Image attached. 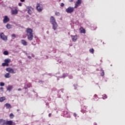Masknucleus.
Here are the masks:
<instances>
[{
	"label": "nucleus",
	"mask_w": 125,
	"mask_h": 125,
	"mask_svg": "<svg viewBox=\"0 0 125 125\" xmlns=\"http://www.w3.org/2000/svg\"><path fill=\"white\" fill-rule=\"evenodd\" d=\"M6 28L7 29H11L12 28V25L8 23L6 25Z\"/></svg>",
	"instance_id": "6ab92c4d"
},
{
	"label": "nucleus",
	"mask_w": 125,
	"mask_h": 125,
	"mask_svg": "<svg viewBox=\"0 0 125 125\" xmlns=\"http://www.w3.org/2000/svg\"><path fill=\"white\" fill-rule=\"evenodd\" d=\"M21 43H22L23 45H24V46H26V45H27L28 44V43L27 42L24 40H21Z\"/></svg>",
	"instance_id": "f3484780"
},
{
	"label": "nucleus",
	"mask_w": 125,
	"mask_h": 125,
	"mask_svg": "<svg viewBox=\"0 0 125 125\" xmlns=\"http://www.w3.org/2000/svg\"><path fill=\"white\" fill-rule=\"evenodd\" d=\"M4 78L6 79H9V78H11V75H10V73H7L4 75Z\"/></svg>",
	"instance_id": "dca6fc26"
},
{
	"label": "nucleus",
	"mask_w": 125,
	"mask_h": 125,
	"mask_svg": "<svg viewBox=\"0 0 125 125\" xmlns=\"http://www.w3.org/2000/svg\"><path fill=\"white\" fill-rule=\"evenodd\" d=\"M60 90L62 92H63V91H64V89H62Z\"/></svg>",
	"instance_id": "c03bdc74"
},
{
	"label": "nucleus",
	"mask_w": 125,
	"mask_h": 125,
	"mask_svg": "<svg viewBox=\"0 0 125 125\" xmlns=\"http://www.w3.org/2000/svg\"><path fill=\"white\" fill-rule=\"evenodd\" d=\"M11 61V60L10 59H5L4 60V62L8 65H9L8 64V63H10V62Z\"/></svg>",
	"instance_id": "a211bd4d"
},
{
	"label": "nucleus",
	"mask_w": 125,
	"mask_h": 125,
	"mask_svg": "<svg viewBox=\"0 0 125 125\" xmlns=\"http://www.w3.org/2000/svg\"><path fill=\"white\" fill-rule=\"evenodd\" d=\"M89 51L92 54H93V53H94V49H90Z\"/></svg>",
	"instance_id": "cd10ccee"
},
{
	"label": "nucleus",
	"mask_w": 125,
	"mask_h": 125,
	"mask_svg": "<svg viewBox=\"0 0 125 125\" xmlns=\"http://www.w3.org/2000/svg\"><path fill=\"white\" fill-rule=\"evenodd\" d=\"M70 2H73L74 1V0H69Z\"/></svg>",
	"instance_id": "49530a36"
},
{
	"label": "nucleus",
	"mask_w": 125,
	"mask_h": 125,
	"mask_svg": "<svg viewBox=\"0 0 125 125\" xmlns=\"http://www.w3.org/2000/svg\"><path fill=\"white\" fill-rule=\"evenodd\" d=\"M66 77H68V74H63L62 76L60 77L61 79H64Z\"/></svg>",
	"instance_id": "aec40b11"
},
{
	"label": "nucleus",
	"mask_w": 125,
	"mask_h": 125,
	"mask_svg": "<svg viewBox=\"0 0 125 125\" xmlns=\"http://www.w3.org/2000/svg\"><path fill=\"white\" fill-rule=\"evenodd\" d=\"M107 98V95L105 94H104L103 95V99H106Z\"/></svg>",
	"instance_id": "c756f323"
},
{
	"label": "nucleus",
	"mask_w": 125,
	"mask_h": 125,
	"mask_svg": "<svg viewBox=\"0 0 125 125\" xmlns=\"http://www.w3.org/2000/svg\"><path fill=\"white\" fill-rule=\"evenodd\" d=\"M94 97H95V98H96V97H97V95H95Z\"/></svg>",
	"instance_id": "de8ad7c7"
},
{
	"label": "nucleus",
	"mask_w": 125,
	"mask_h": 125,
	"mask_svg": "<svg viewBox=\"0 0 125 125\" xmlns=\"http://www.w3.org/2000/svg\"><path fill=\"white\" fill-rule=\"evenodd\" d=\"M82 3V0H78L75 5L74 8H77L78 6H79V5L81 4Z\"/></svg>",
	"instance_id": "9b49d317"
},
{
	"label": "nucleus",
	"mask_w": 125,
	"mask_h": 125,
	"mask_svg": "<svg viewBox=\"0 0 125 125\" xmlns=\"http://www.w3.org/2000/svg\"><path fill=\"white\" fill-rule=\"evenodd\" d=\"M47 58V56H46Z\"/></svg>",
	"instance_id": "052dcab7"
},
{
	"label": "nucleus",
	"mask_w": 125,
	"mask_h": 125,
	"mask_svg": "<svg viewBox=\"0 0 125 125\" xmlns=\"http://www.w3.org/2000/svg\"><path fill=\"white\" fill-rule=\"evenodd\" d=\"M12 89V86L11 85L8 86V87L7 88V90H8V91H10Z\"/></svg>",
	"instance_id": "5701e85b"
},
{
	"label": "nucleus",
	"mask_w": 125,
	"mask_h": 125,
	"mask_svg": "<svg viewBox=\"0 0 125 125\" xmlns=\"http://www.w3.org/2000/svg\"><path fill=\"white\" fill-rule=\"evenodd\" d=\"M26 11L27 12L28 14L32 15V14H33V12L34 11V8L31 6H26Z\"/></svg>",
	"instance_id": "20e7f679"
},
{
	"label": "nucleus",
	"mask_w": 125,
	"mask_h": 125,
	"mask_svg": "<svg viewBox=\"0 0 125 125\" xmlns=\"http://www.w3.org/2000/svg\"><path fill=\"white\" fill-rule=\"evenodd\" d=\"M3 54H4V55H8V51H4Z\"/></svg>",
	"instance_id": "a878e982"
},
{
	"label": "nucleus",
	"mask_w": 125,
	"mask_h": 125,
	"mask_svg": "<svg viewBox=\"0 0 125 125\" xmlns=\"http://www.w3.org/2000/svg\"><path fill=\"white\" fill-rule=\"evenodd\" d=\"M83 110L85 111H86V110H85V109H83Z\"/></svg>",
	"instance_id": "4d7b16f0"
},
{
	"label": "nucleus",
	"mask_w": 125,
	"mask_h": 125,
	"mask_svg": "<svg viewBox=\"0 0 125 125\" xmlns=\"http://www.w3.org/2000/svg\"><path fill=\"white\" fill-rule=\"evenodd\" d=\"M47 33L48 34V31L47 32Z\"/></svg>",
	"instance_id": "13d9d810"
},
{
	"label": "nucleus",
	"mask_w": 125,
	"mask_h": 125,
	"mask_svg": "<svg viewBox=\"0 0 125 125\" xmlns=\"http://www.w3.org/2000/svg\"><path fill=\"white\" fill-rule=\"evenodd\" d=\"M18 91H21V90H22V89H21V88H19V89H18Z\"/></svg>",
	"instance_id": "79ce46f5"
},
{
	"label": "nucleus",
	"mask_w": 125,
	"mask_h": 125,
	"mask_svg": "<svg viewBox=\"0 0 125 125\" xmlns=\"http://www.w3.org/2000/svg\"><path fill=\"white\" fill-rule=\"evenodd\" d=\"M71 38L73 42H77V40H78V36L77 35H71Z\"/></svg>",
	"instance_id": "f8f14e48"
},
{
	"label": "nucleus",
	"mask_w": 125,
	"mask_h": 125,
	"mask_svg": "<svg viewBox=\"0 0 125 125\" xmlns=\"http://www.w3.org/2000/svg\"><path fill=\"white\" fill-rule=\"evenodd\" d=\"M11 37H12V38H16V35L15 34H12V35H11Z\"/></svg>",
	"instance_id": "72a5a7b5"
},
{
	"label": "nucleus",
	"mask_w": 125,
	"mask_h": 125,
	"mask_svg": "<svg viewBox=\"0 0 125 125\" xmlns=\"http://www.w3.org/2000/svg\"><path fill=\"white\" fill-rule=\"evenodd\" d=\"M32 44H33V45H36V44H34L33 42H32Z\"/></svg>",
	"instance_id": "3c124183"
},
{
	"label": "nucleus",
	"mask_w": 125,
	"mask_h": 125,
	"mask_svg": "<svg viewBox=\"0 0 125 125\" xmlns=\"http://www.w3.org/2000/svg\"><path fill=\"white\" fill-rule=\"evenodd\" d=\"M40 83H43V81H39Z\"/></svg>",
	"instance_id": "a19ab883"
},
{
	"label": "nucleus",
	"mask_w": 125,
	"mask_h": 125,
	"mask_svg": "<svg viewBox=\"0 0 125 125\" xmlns=\"http://www.w3.org/2000/svg\"><path fill=\"white\" fill-rule=\"evenodd\" d=\"M20 1H21V2H24V1H25V0H20Z\"/></svg>",
	"instance_id": "37998d69"
},
{
	"label": "nucleus",
	"mask_w": 125,
	"mask_h": 125,
	"mask_svg": "<svg viewBox=\"0 0 125 125\" xmlns=\"http://www.w3.org/2000/svg\"><path fill=\"white\" fill-rule=\"evenodd\" d=\"M63 115L66 118H70V115H69V113L66 110L63 112Z\"/></svg>",
	"instance_id": "2eb2a0df"
},
{
	"label": "nucleus",
	"mask_w": 125,
	"mask_h": 125,
	"mask_svg": "<svg viewBox=\"0 0 125 125\" xmlns=\"http://www.w3.org/2000/svg\"><path fill=\"white\" fill-rule=\"evenodd\" d=\"M58 62H59V63H61V60H59V61H58Z\"/></svg>",
	"instance_id": "09e8293b"
},
{
	"label": "nucleus",
	"mask_w": 125,
	"mask_h": 125,
	"mask_svg": "<svg viewBox=\"0 0 125 125\" xmlns=\"http://www.w3.org/2000/svg\"><path fill=\"white\" fill-rule=\"evenodd\" d=\"M4 106L6 107V109H10L12 107L11 106V105L10 104L6 103L4 104Z\"/></svg>",
	"instance_id": "ddd939ff"
},
{
	"label": "nucleus",
	"mask_w": 125,
	"mask_h": 125,
	"mask_svg": "<svg viewBox=\"0 0 125 125\" xmlns=\"http://www.w3.org/2000/svg\"><path fill=\"white\" fill-rule=\"evenodd\" d=\"M46 105H48V104H46Z\"/></svg>",
	"instance_id": "6e6d98bb"
},
{
	"label": "nucleus",
	"mask_w": 125,
	"mask_h": 125,
	"mask_svg": "<svg viewBox=\"0 0 125 125\" xmlns=\"http://www.w3.org/2000/svg\"><path fill=\"white\" fill-rule=\"evenodd\" d=\"M19 6H22V3H19Z\"/></svg>",
	"instance_id": "4c0bfd02"
},
{
	"label": "nucleus",
	"mask_w": 125,
	"mask_h": 125,
	"mask_svg": "<svg viewBox=\"0 0 125 125\" xmlns=\"http://www.w3.org/2000/svg\"><path fill=\"white\" fill-rule=\"evenodd\" d=\"M2 66H3V67H4V66H6L7 67H8V65L5 62L3 63L2 64Z\"/></svg>",
	"instance_id": "2f4dec72"
},
{
	"label": "nucleus",
	"mask_w": 125,
	"mask_h": 125,
	"mask_svg": "<svg viewBox=\"0 0 125 125\" xmlns=\"http://www.w3.org/2000/svg\"><path fill=\"white\" fill-rule=\"evenodd\" d=\"M73 116L77 119V118H79V116H78V114H77L76 113H73Z\"/></svg>",
	"instance_id": "bb28decb"
},
{
	"label": "nucleus",
	"mask_w": 125,
	"mask_h": 125,
	"mask_svg": "<svg viewBox=\"0 0 125 125\" xmlns=\"http://www.w3.org/2000/svg\"><path fill=\"white\" fill-rule=\"evenodd\" d=\"M32 57H35V56H34V55H32Z\"/></svg>",
	"instance_id": "5fc2aeb1"
},
{
	"label": "nucleus",
	"mask_w": 125,
	"mask_h": 125,
	"mask_svg": "<svg viewBox=\"0 0 125 125\" xmlns=\"http://www.w3.org/2000/svg\"><path fill=\"white\" fill-rule=\"evenodd\" d=\"M64 5H65V4L63 3H62L61 4V6H62V7H63V6H64Z\"/></svg>",
	"instance_id": "f704fd0d"
},
{
	"label": "nucleus",
	"mask_w": 125,
	"mask_h": 125,
	"mask_svg": "<svg viewBox=\"0 0 125 125\" xmlns=\"http://www.w3.org/2000/svg\"><path fill=\"white\" fill-rule=\"evenodd\" d=\"M59 98H60L61 97L60 96V97H58Z\"/></svg>",
	"instance_id": "bf43d9fd"
},
{
	"label": "nucleus",
	"mask_w": 125,
	"mask_h": 125,
	"mask_svg": "<svg viewBox=\"0 0 125 125\" xmlns=\"http://www.w3.org/2000/svg\"><path fill=\"white\" fill-rule=\"evenodd\" d=\"M5 98L4 97H2L0 98V102H3L5 100Z\"/></svg>",
	"instance_id": "b1692460"
},
{
	"label": "nucleus",
	"mask_w": 125,
	"mask_h": 125,
	"mask_svg": "<svg viewBox=\"0 0 125 125\" xmlns=\"http://www.w3.org/2000/svg\"><path fill=\"white\" fill-rule=\"evenodd\" d=\"M6 71L7 72H8V73H9V74H15V73H16V72H15V71H14V70H13V69H12V68H10V67L6 68Z\"/></svg>",
	"instance_id": "6e6552de"
},
{
	"label": "nucleus",
	"mask_w": 125,
	"mask_h": 125,
	"mask_svg": "<svg viewBox=\"0 0 125 125\" xmlns=\"http://www.w3.org/2000/svg\"><path fill=\"white\" fill-rule=\"evenodd\" d=\"M11 14H12V15H16L17 14H18V10H17V8H11Z\"/></svg>",
	"instance_id": "0eeeda50"
},
{
	"label": "nucleus",
	"mask_w": 125,
	"mask_h": 125,
	"mask_svg": "<svg viewBox=\"0 0 125 125\" xmlns=\"http://www.w3.org/2000/svg\"><path fill=\"white\" fill-rule=\"evenodd\" d=\"M84 109H85V108H86V107L85 106H84Z\"/></svg>",
	"instance_id": "864d4df0"
},
{
	"label": "nucleus",
	"mask_w": 125,
	"mask_h": 125,
	"mask_svg": "<svg viewBox=\"0 0 125 125\" xmlns=\"http://www.w3.org/2000/svg\"><path fill=\"white\" fill-rule=\"evenodd\" d=\"M0 38H1L4 42L7 41V36L4 35V33L1 32L0 33Z\"/></svg>",
	"instance_id": "423d86ee"
},
{
	"label": "nucleus",
	"mask_w": 125,
	"mask_h": 125,
	"mask_svg": "<svg viewBox=\"0 0 125 125\" xmlns=\"http://www.w3.org/2000/svg\"><path fill=\"white\" fill-rule=\"evenodd\" d=\"M3 23H6L8 22H9V18H8V17L7 16H5L4 17H3Z\"/></svg>",
	"instance_id": "1a4fd4ad"
},
{
	"label": "nucleus",
	"mask_w": 125,
	"mask_h": 125,
	"mask_svg": "<svg viewBox=\"0 0 125 125\" xmlns=\"http://www.w3.org/2000/svg\"><path fill=\"white\" fill-rule=\"evenodd\" d=\"M74 10H75V7L69 6L65 9V12L67 13L71 14L74 12Z\"/></svg>",
	"instance_id": "39448f33"
},
{
	"label": "nucleus",
	"mask_w": 125,
	"mask_h": 125,
	"mask_svg": "<svg viewBox=\"0 0 125 125\" xmlns=\"http://www.w3.org/2000/svg\"><path fill=\"white\" fill-rule=\"evenodd\" d=\"M80 32L81 34H84L85 33V30L83 28H80Z\"/></svg>",
	"instance_id": "412c9836"
},
{
	"label": "nucleus",
	"mask_w": 125,
	"mask_h": 125,
	"mask_svg": "<svg viewBox=\"0 0 125 125\" xmlns=\"http://www.w3.org/2000/svg\"><path fill=\"white\" fill-rule=\"evenodd\" d=\"M31 86V83L27 84L26 85H25L24 88L25 89H27L28 88V87H30Z\"/></svg>",
	"instance_id": "4be33fe9"
},
{
	"label": "nucleus",
	"mask_w": 125,
	"mask_h": 125,
	"mask_svg": "<svg viewBox=\"0 0 125 125\" xmlns=\"http://www.w3.org/2000/svg\"><path fill=\"white\" fill-rule=\"evenodd\" d=\"M26 36H27V39L28 41H33L34 39V35L33 34V29L28 28L26 29Z\"/></svg>",
	"instance_id": "f03ea898"
},
{
	"label": "nucleus",
	"mask_w": 125,
	"mask_h": 125,
	"mask_svg": "<svg viewBox=\"0 0 125 125\" xmlns=\"http://www.w3.org/2000/svg\"><path fill=\"white\" fill-rule=\"evenodd\" d=\"M94 125H97V124H96V123H94Z\"/></svg>",
	"instance_id": "603ef678"
},
{
	"label": "nucleus",
	"mask_w": 125,
	"mask_h": 125,
	"mask_svg": "<svg viewBox=\"0 0 125 125\" xmlns=\"http://www.w3.org/2000/svg\"><path fill=\"white\" fill-rule=\"evenodd\" d=\"M16 124L13 122L12 120L6 121V125H16Z\"/></svg>",
	"instance_id": "9d476101"
},
{
	"label": "nucleus",
	"mask_w": 125,
	"mask_h": 125,
	"mask_svg": "<svg viewBox=\"0 0 125 125\" xmlns=\"http://www.w3.org/2000/svg\"><path fill=\"white\" fill-rule=\"evenodd\" d=\"M48 75L49 76H52V74H51V73H49V74H48Z\"/></svg>",
	"instance_id": "8fccbe9b"
},
{
	"label": "nucleus",
	"mask_w": 125,
	"mask_h": 125,
	"mask_svg": "<svg viewBox=\"0 0 125 125\" xmlns=\"http://www.w3.org/2000/svg\"><path fill=\"white\" fill-rule=\"evenodd\" d=\"M28 58H29V59H32V57L28 56Z\"/></svg>",
	"instance_id": "ea45409f"
},
{
	"label": "nucleus",
	"mask_w": 125,
	"mask_h": 125,
	"mask_svg": "<svg viewBox=\"0 0 125 125\" xmlns=\"http://www.w3.org/2000/svg\"><path fill=\"white\" fill-rule=\"evenodd\" d=\"M55 15H56L57 16H59L60 15V13H59V12H56Z\"/></svg>",
	"instance_id": "7c9ffc66"
},
{
	"label": "nucleus",
	"mask_w": 125,
	"mask_h": 125,
	"mask_svg": "<svg viewBox=\"0 0 125 125\" xmlns=\"http://www.w3.org/2000/svg\"><path fill=\"white\" fill-rule=\"evenodd\" d=\"M73 86H74V89H77V86H78L77 84H74L73 85Z\"/></svg>",
	"instance_id": "473e14b6"
},
{
	"label": "nucleus",
	"mask_w": 125,
	"mask_h": 125,
	"mask_svg": "<svg viewBox=\"0 0 125 125\" xmlns=\"http://www.w3.org/2000/svg\"><path fill=\"white\" fill-rule=\"evenodd\" d=\"M50 22L52 25V29H53L54 31H56L57 28H58V24H57V22H56L55 18L53 16H51L50 18Z\"/></svg>",
	"instance_id": "f257e3e1"
},
{
	"label": "nucleus",
	"mask_w": 125,
	"mask_h": 125,
	"mask_svg": "<svg viewBox=\"0 0 125 125\" xmlns=\"http://www.w3.org/2000/svg\"><path fill=\"white\" fill-rule=\"evenodd\" d=\"M101 76H102V77H103V76H104V71H103V72L101 73Z\"/></svg>",
	"instance_id": "c9c22d12"
},
{
	"label": "nucleus",
	"mask_w": 125,
	"mask_h": 125,
	"mask_svg": "<svg viewBox=\"0 0 125 125\" xmlns=\"http://www.w3.org/2000/svg\"><path fill=\"white\" fill-rule=\"evenodd\" d=\"M0 90H1V91H3V87H0Z\"/></svg>",
	"instance_id": "e433bc0d"
},
{
	"label": "nucleus",
	"mask_w": 125,
	"mask_h": 125,
	"mask_svg": "<svg viewBox=\"0 0 125 125\" xmlns=\"http://www.w3.org/2000/svg\"><path fill=\"white\" fill-rule=\"evenodd\" d=\"M9 118L10 119H13V118H14V114H13V113H10L9 115Z\"/></svg>",
	"instance_id": "393cba45"
},
{
	"label": "nucleus",
	"mask_w": 125,
	"mask_h": 125,
	"mask_svg": "<svg viewBox=\"0 0 125 125\" xmlns=\"http://www.w3.org/2000/svg\"><path fill=\"white\" fill-rule=\"evenodd\" d=\"M4 83L0 82V86H4Z\"/></svg>",
	"instance_id": "c85d7f7f"
},
{
	"label": "nucleus",
	"mask_w": 125,
	"mask_h": 125,
	"mask_svg": "<svg viewBox=\"0 0 125 125\" xmlns=\"http://www.w3.org/2000/svg\"><path fill=\"white\" fill-rule=\"evenodd\" d=\"M48 117H49V118H50V117H51V113L49 114Z\"/></svg>",
	"instance_id": "a18cd8bd"
},
{
	"label": "nucleus",
	"mask_w": 125,
	"mask_h": 125,
	"mask_svg": "<svg viewBox=\"0 0 125 125\" xmlns=\"http://www.w3.org/2000/svg\"><path fill=\"white\" fill-rule=\"evenodd\" d=\"M69 79H72L73 77L72 76V75H69Z\"/></svg>",
	"instance_id": "58836bf2"
},
{
	"label": "nucleus",
	"mask_w": 125,
	"mask_h": 125,
	"mask_svg": "<svg viewBox=\"0 0 125 125\" xmlns=\"http://www.w3.org/2000/svg\"><path fill=\"white\" fill-rule=\"evenodd\" d=\"M0 125H6V121L3 119H0Z\"/></svg>",
	"instance_id": "4468645a"
},
{
	"label": "nucleus",
	"mask_w": 125,
	"mask_h": 125,
	"mask_svg": "<svg viewBox=\"0 0 125 125\" xmlns=\"http://www.w3.org/2000/svg\"><path fill=\"white\" fill-rule=\"evenodd\" d=\"M36 9L38 12H42L43 10V5L42 4L38 3L36 5Z\"/></svg>",
	"instance_id": "7ed1b4c3"
}]
</instances>
